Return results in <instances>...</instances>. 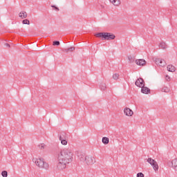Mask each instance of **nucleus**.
Listing matches in <instances>:
<instances>
[{
  "label": "nucleus",
  "mask_w": 177,
  "mask_h": 177,
  "mask_svg": "<svg viewBox=\"0 0 177 177\" xmlns=\"http://www.w3.org/2000/svg\"><path fill=\"white\" fill-rule=\"evenodd\" d=\"M159 48H160V49H167V48H168V46H167V44H165V42L162 41L159 44Z\"/></svg>",
  "instance_id": "nucleus-15"
},
{
  "label": "nucleus",
  "mask_w": 177,
  "mask_h": 177,
  "mask_svg": "<svg viewBox=\"0 0 177 177\" xmlns=\"http://www.w3.org/2000/svg\"><path fill=\"white\" fill-rule=\"evenodd\" d=\"M135 85L138 86V88H143L145 86V80L142 77H140L136 81Z\"/></svg>",
  "instance_id": "nucleus-6"
},
{
  "label": "nucleus",
  "mask_w": 177,
  "mask_h": 177,
  "mask_svg": "<svg viewBox=\"0 0 177 177\" xmlns=\"http://www.w3.org/2000/svg\"><path fill=\"white\" fill-rule=\"evenodd\" d=\"M137 177H145V174H143L142 172H140L137 174Z\"/></svg>",
  "instance_id": "nucleus-27"
},
{
  "label": "nucleus",
  "mask_w": 177,
  "mask_h": 177,
  "mask_svg": "<svg viewBox=\"0 0 177 177\" xmlns=\"http://www.w3.org/2000/svg\"><path fill=\"white\" fill-rule=\"evenodd\" d=\"M95 37H97V38H102V41H110V39H115V35L110 32H99L95 35Z\"/></svg>",
  "instance_id": "nucleus-3"
},
{
  "label": "nucleus",
  "mask_w": 177,
  "mask_h": 177,
  "mask_svg": "<svg viewBox=\"0 0 177 177\" xmlns=\"http://www.w3.org/2000/svg\"><path fill=\"white\" fill-rule=\"evenodd\" d=\"M169 88L165 86H164L162 88H161V92H165L166 93H168V92H169Z\"/></svg>",
  "instance_id": "nucleus-20"
},
{
  "label": "nucleus",
  "mask_w": 177,
  "mask_h": 177,
  "mask_svg": "<svg viewBox=\"0 0 177 177\" xmlns=\"http://www.w3.org/2000/svg\"><path fill=\"white\" fill-rule=\"evenodd\" d=\"M1 175H2L3 177H8V171H3L1 172Z\"/></svg>",
  "instance_id": "nucleus-24"
},
{
  "label": "nucleus",
  "mask_w": 177,
  "mask_h": 177,
  "mask_svg": "<svg viewBox=\"0 0 177 177\" xmlns=\"http://www.w3.org/2000/svg\"><path fill=\"white\" fill-rule=\"evenodd\" d=\"M32 161L36 164L37 167H39V168H43L44 169H49V164H48V162H45L44 158H34L32 159Z\"/></svg>",
  "instance_id": "nucleus-2"
},
{
  "label": "nucleus",
  "mask_w": 177,
  "mask_h": 177,
  "mask_svg": "<svg viewBox=\"0 0 177 177\" xmlns=\"http://www.w3.org/2000/svg\"><path fill=\"white\" fill-rule=\"evenodd\" d=\"M40 149H41V150H44V149H45V144H41L40 145Z\"/></svg>",
  "instance_id": "nucleus-30"
},
{
  "label": "nucleus",
  "mask_w": 177,
  "mask_h": 177,
  "mask_svg": "<svg viewBox=\"0 0 177 177\" xmlns=\"http://www.w3.org/2000/svg\"><path fill=\"white\" fill-rule=\"evenodd\" d=\"M165 80L166 81H171V77H169L168 75H166Z\"/></svg>",
  "instance_id": "nucleus-31"
},
{
  "label": "nucleus",
  "mask_w": 177,
  "mask_h": 177,
  "mask_svg": "<svg viewBox=\"0 0 177 177\" xmlns=\"http://www.w3.org/2000/svg\"><path fill=\"white\" fill-rule=\"evenodd\" d=\"M156 63L158 64V66H160V67H165V66H167V62H165V60L162 59H157L156 60Z\"/></svg>",
  "instance_id": "nucleus-7"
},
{
  "label": "nucleus",
  "mask_w": 177,
  "mask_h": 177,
  "mask_svg": "<svg viewBox=\"0 0 177 177\" xmlns=\"http://www.w3.org/2000/svg\"><path fill=\"white\" fill-rule=\"evenodd\" d=\"M128 59L129 60L130 63H133V62H135V56L129 55L128 57Z\"/></svg>",
  "instance_id": "nucleus-21"
},
{
  "label": "nucleus",
  "mask_w": 177,
  "mask_h": 177,
  "mask_svg": "<svg viewBox=\"0 0 177 177\" xmlns=\"http://www.w3.org/2000/svg\"><path fill=\"white\" fill-rule=\"evenodd\" d=\"M111 3H113L114 6H120L121 1L120 0H109Z\"/></svg>",
  "instance_id": "nucleus-13"
},
{
  "label": "nucleus",
  "mask_w": 177,
  "mask_h": 177,
  "mask_svg": "<svg viewBox=\"0 0 177 177\" xmlns=\"http://www.w3.org/2000/svg\"><path fill=\"white\" fill-rule=\"evenodd\" d=\"M51 8H54L55 10L57 12H59V8H57V7L55 6H51Z\"/></svg>",
  "instance_id": "nucleus-28"
},
{
  "label": "nucleus",
  "mask_w": 177,
  "mask_h": 177,
  "mask_svg": "<svg viewBox=\"0 0 177 177\" xmlns=\"http://www.w3.org/2000/svg\"><path fill=\"white\" fill-rule=\"evenodd\" d=\"M19 17H21V19H26L27 12H26V11H21L19 13Z\"/></svg>",
  "instance_id": "nucleus-14"
},
{
  "label": "nucleus",
  "mask_w": 177,
  "mask_h": 177,
  "mask_svg": "<svg viewBox=\"0 0 177 177\" xmlns=\"http://www.w3.org/2000/svg\"><path fill=\"white\" fill-rule=\"evenodd\" d=\"M22 23L23 24H30V21L28 19H24Z\"/></svg>",
  "instance_id": "nucleus-26"
},
{
  "label": "nucleus",
  "mask_w": 177,
  "mask_h": 177,
  "mask_svg": "<svg viewBox=\"0 0 177 177\" xmlns=\"http://www.w3.org/2000/svg\"><path fill=\"white\" fill-rule=\"evenodd\" d=\"M6 46H8V48H10V45L8 43L6 44Z\"/></svg>",
  "instance_id": "nucleus-32"
},
{
  "label": "nucleus",
  "mask_w": 177,
  "mask_h": 177,
  "mask_svg": "<svg viewBox=\"0 0 177 177\" xmlns=\"http://www.w3.org/2000/svg\"><path fill=\"white\" fill-rule=\"evenodd\" d=\"M62 136V138H64V139H66V133H65V132H62V133H61V136Z\"/></svg>",
  "instance_id": "nucleus-29"
},
{
  "label": "nucleus",
  "mask_w": 177,
  "mask_h": 177,
  "mask_svg": "<svg viewBox=\"0 0 177 177\" xmlns=\"http://www.w3.org/2000/svg\"><path fill=\"white\" fill-rule=\"evenodd\" d=\"M59 140L61 141L62 145H63L64 146H66L67 140H66L64 138H63L62 136H59Z\"/></svg>",
  "instance_id": "nucleus-17"
},
{
  "label": "nucleus",
  "mask_w": 177,
  "mask_h": 177,
  "mask_svg": "<svg viewBox=\"0 0 177 177\" xmlns=\"http://www.w3.org/2000/svg\"><path fill=\"white\" fill-rule=\"evenodd\" d=\"M100 88L101 91H106V88H107L105 83H102L101 85L100 86Z\"/></svg>",
  "instance_id": "nucleus-22"
},
{
  "label": "nucleus",
  "mask_w": 177,
  "mask_h": 177,
  "mask_svg": "<svg viewBox=\"0 0 177 177\" xmlns=\"http://www.w3.org/2000/svg\"><path fill=\"white\" fill-rule=\"evenodd\" d=\"M85 162L87 165H93L96 160H95V157L91 156H86L85 158Z\"/></svg>",
  "instance_id": "nucleus-5"
},
{
  "label": "nucleus",
  "mask_w": 177,
  "mask_h": 177,
  "mask_svg": "<svg viewBox=\"0 0 177 177\" xmlns=\"http://www.w3.org/2000/svg\"><path fill=\"white\" fill-rule=\"evenodd\" d=\"M172 168L177 171V158L171 160Z\"/></svg>",
  "instance_id": "nucleus-12"
},
{
  "label": "nucleus",
  "mask_w": 177,
  "mask_h": 177,
  "mask_svg": "<svg viewBox=\"0 0 177 177\" xmlns=\"http://www.w3.org/2000/svg\"><path fill=\"white\" fill-rule=\"evenodd\" d=\"M73 157L74 151H73V148H71V147L64 148L61 150L57 153V169L58 171H63V169H66L68 164H70V162L73 161Z\"/></svg>",
  "instance_id": "nucleus-1"
},
{
  "label": "nucleus",
  "mask_w": 177,
  "mask_h": 177,
  "mask_svg": "<svg viewBox=\"0 0 177 177\" xmlns=\"http://www.w3.org/2000/svg\"><path fill=\"white\" fill-rule=\"evenodd\" d=\"M53 45H54V46L57 45V46H59V45H60V41H53Z\"/></svg>",
  "instance_id": "nucleus-25"
},
{
  "label": "nucleus",
  "mask_w": 177,
  "mask_h": 177,
  "mask_svg": "<svg viewBox=\"0 0 177 177\" xmlns=\"http://www.w3.org/2000/svg\"><path fill=\"white\" fill-rule=\"evenodd\" d=\"M110 142V140L107 137H103L102 138V143L104 145H109V142Z\"/></svg>",
  "instance_id": "nucleus-19"
},
{
  "label": "nucleus",
  "mask_w": 177,
  "mask_h": 177,
  "mask_svg": "<svg viewBox=\"0 0 177 177\" xmlns=\"http://www.w3.org/2000/svg\"><path fill=\"white\" fill-rule=\"evenodd\" d=\"M78 158L80 161L84 162V161H85V158H86V156H85V154L82 153V154L78 155Z\"/></svg>",
  "instance_id": "nucleus-18"
},
{
  "label": "nucleus",
  "mask_w": 177,
  "mask_h": 177,
  "mask_svg": "<svg viewBox=\"0 0 177 177\" xmlns=\"http://www.w3.org/2000/svg\"><path fill=\"white\" fill-rule=\"evenodd\" d=\"M136 64L137 66H145L146 64V60L145 59H136Z\"/></svg>",
  "instance_id": "nucleus-10"
},
{
  "label": "nucleus",
  "mask_w": 177,
  "mask_h": 177,
  "mask_svg": "<svg viewBox=\"0 0 177 177\" xmlns=\"http://www.w3.org/2000/svg\"><path fill=\"white\" fill-rule=\"evenodd\" d=\"M141 88H141L142 93H145L146 95H147V93H149L150 92V88H149L145 86Z\"/></svg>",
  "instance_id": "nucleus-11"
},
{
  "label": "nucleus",
  "mask_w": 177,
  "mask_h": 177,
  "mask_svg": "<svg viewBox=\"0 0 177 177\" xmlns=\"http://www.w3.org/2000/svg\"><path fill=\"white\" fill-rule=\"evenodd\" d=\"M124 113L127 117H132V115H133V111L129 108H125Z\"/></svg>",
  "instance_id": "nucleus-8"
},
{
  "label": "nucleus",
  "mask_w": 177,
  "mask_h": 177,
  "mask_svg": "<svg viewBox=\"0 0 177 177\" xmlns=\"http://www.w3.org/2000/svg\"><path fill=\"white\" fill-rule=\"evenodd\" d=\"M175 66H172V65H168L167 66V71H169L170 73H174L175 72Z\"/></svg>",
  "instance_id": "nucleus-16"
},
{
  "label": "nucleus",
  "mask_w": 177,
  "mask_h": 177,
  "mask_svg": "<svg viewBox=\"0 0 177 177\" xmlns=\"http://www.w3.org/2000/svg\"><path fill=\"white\" fill-rule=\"evenodd\" d=\"M75 50V47H70L68 48H63L62 52L64 53H70V52H74Z\"/></svg>",
  "instance_id": "nucleus-9"
},
{
  "label": "nucleus",
  "mask_w": 177,
  "mask_h": 177,
  "mask_svg": "<svg viewBox=\"0 0 177 177\" xmlns=\"http://www.w3.org/2000/svg\"><path fill=\"white\" fill-rule=\"evenodd\" d=\"M147 161L153 167L154 171H158V163H157V161L151 158H149Z\"/></svg>",
  "instance_id": "nucleus-4"
},
{
  "label": "nucleus",
  "mask_w": 177,
  "mask_h": 177,
  "mask_svg": "<svg viewBox=\"0 0 177 177\" xmlns=\"http://www.w3.org/2000/svg\"><path fill=\"white\" fill-rule=\"evenodd\" d=\"M113 78L115 80H118V78H120V75H118V73H115L113 75Z\"/></svg>",
  "instance_id": "nucleus-23"
}]
</instances>
